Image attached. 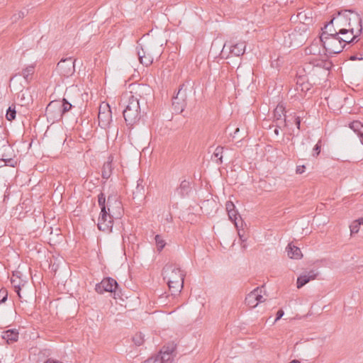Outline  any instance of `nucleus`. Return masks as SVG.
<instances>
[{
  "mask_svg": "<svg viewBox=\"0 0 363 363\" xmlns=\"http://www.w3.org/2000/svg\"><path fill=\"white\" fill-rule=\"evenodd\" d=\"M284 315V311L282 308H279L277 313H276V317L275 318H282Z\"/></svg>",
  "mask_w": 363,
  "mask_h": 363,
  "instance_id": "obj_45",
  "label": "nucleus"
},
{
  "mask_svg": "<svg viewBox=\"0 0 363 363\" xmlns=\"http://www.w3.org/2000/svg\"><path fill=\"white\" fill-rule=\"evenodd\" d=\"M272 317V315H270L268 318H271Z\"/></svg>",
  "mask_w": 363,
  "mask_h": 363,
  "instance_id": "obj_60",
  "label": "nucleus"
},
{
  "mask_svg": "<svg viewBox=\"0 0 363 363\" xmlns=\"http://www.w3.org/2000/svg\"><path fill=\"white\" fill-rule=\"evenodd\" d=\"M301 122V117L300 116H296V118H295V124L296 125L297 129H298V130L300 129Z\"/></svg>",
  "mask_w": 363,
  "mask_h": 363,
  "instance_id": "obj_44",
  "label": "nucleus"
},
{
  "mask_svg": "<svg viewBox=\"0 0 363 363\" xmlns=\"http://www.w3.org/2000/svg\"><path fill=\"white\" fill-rule=\"evenodd\" d=\"M320 148H321L320 141H318L317 143V144L313 147V155L318 156L320 152Z\"/></svg>",
  "mask_w": 363,
  "mask_h": 363,
  "instance_id": "obj_41",
  "label": "nucleus"
},
{
  "mask_svg": "<svg viewBox=\"0 0 363 363\" xmlns=\"http://www.w3.org/2000/svg\"><path fill=\"white\" fill-rule=\"evenodd\" d=\"M34 71H35V66L33 65H29V66L26 67L25 69H23L21 72L17 73V74H14L13 76H12L10 81H12L17 76H23L24 79L27 82H29V81L32 78V75L33 74Z\"/></svg>",
  "mask_w": 363,
  "mask_h": 363,
  "instance_id": "obj_23",
  "label": "nucleus"
},
{
  "mask_svg": "<svg viewBox=\"0 0 363 363\" xmlns=\"http://www.w3.org/2000/svg\"><path fill=\"white\" fill-rule=\"evenodd\" d=\"M133 342L136 346L142 345L145 342L144 335L142 333H137L133 337Z\"/></svg>",
  "mask_w": 363,
  "mask_h": 363,
  "instance_id": "obj_36",
  "label": "nucleus"
},
{
  "mask_svg": "<svg viewBox=\"0 0 363 363\" xmlns=\"http://www.w3.org/2000/svg\"><path fill=\"white\" fill-rule=\"evenodd\" d=\"M153 315H156L155 318H162L161 315H164V313L162 311H155L153 313Z\"/></svg>",
  "mask_w": 363,
  "mask_h": 363,
  "instance_id": "obj_48",
  "label": "nucleus"
},
{
  "mask_svg": "<svg viewBox=\"0 0 363 363\" xmlns=\"http://www.w3.org/2000/svg\"><path fill=\"white\" fill-rule=\"evenodd\" d=\"M119 285L118 282L111 277H106L100 283L96 284L95 290L99 294L111 292L114 294V297L120 296L121 291H118Z\"/></svg>",
  "mask_w": 363,
  "mask_h": 363,
  "instance_id": "obj_6",
  "label": "nucleus"
},
{
  "mask_svg": "<svg viewBox=\"0 0 363 363\" xmlns=\"http://www.w3.org/2000/svg\"><path fill=\"white\" fill-rule=\"evenodd\" d=\"M2 338L5 340L8 344H11L18 340V332L16 329L8 330L3 333Z\"/></svg>",
  "mask_w": 363,
  "mask_h": 363,
  "instance_id": "obj_25",
  "label": "nucleus"
},
{
  "mask_svg": "<svg viewBox=\"0 0 363 363\" xmlns=\"http://www.w3.org/2000/svg\"><path fill=\"white\" fill-rule=\"evenodd\" d=\"M288 256L291 259H301L302 257V253L299 247L289 243L286 248Z\"/></svg>",
  "mask_w": 363,
  "mask_h": 363,
  "instance_id": "obj_26",
  "label": "nucleus"
},
{
  "mask_svg": "<svg viewBox=\"0 0 363 363\" xmlns=\"http://www.w3.org/2000/svg\"><path fill=\"white\" fill-rule=\"evenodd\" d=\"M137 54L140 62L142 65L147 67L150 65L153 62V57L149 53H147L141 45H138L136 47Z\"/></svg>",
  "mask_w": 363,
  "mask_h": 363,
  "instance_id": "obj_16",
  "label": "nucleus"
},
{
  "mask_svg": "<svg viewBox=\"0 0 363 363\" xmlns=\"http://www.w3.org/2000/svg\"><path fill=\"white\" fill-rule=\"evenodd\" d=\"M11 283L14 288L15 292L21 297L20 291L21 286H24L26 283V281L22 278L21 272L15 271L13 272L12 277H11Z\"/></svg>",
  "mask_w": 363,
  "mask_h": 363,
  "instance_id": "obj_13",
  "label": "nucleus"
},
{
  "mask_svg": "<svg viewBox=\"0 0 363 363\" xmlns=\"http://www.w3.org/2000/svg\"><path fill=\"white\" fill-rule=\"evenodd\" d=\"M327 58V56L325 57ZM309 64L313 67L322 68L325 70L329 71L332 68L333 63L327 59H320L317 57H311L308 59Z\"/></svg>",
  "mask_w": 363,
  "mask_h": 363,
  "instance_id": "obj_14",
  "label": "nucleus"
},
{
  "mask_svg": "<svg viewBox=\"0 0 363 363\" xmlns=\"http://www.w3.org/2000/svg\"><path fill=\"white\" fill-rule=\"evenodd\" d=\"M152 89L151 88L146 84H138L137 86V89L135 91V94L139 95L142 99V94H145L146 96H150L151 94Z\"/></svg>",
  "mask_w": 363,
  "mask_h": 363,
  "instance_id": "obj_30",
  "label": "nucleus"
},
{
  "mask_svg": "<svg viewBox=\"0 0 363 363\" xmlns=\"http://www.w3.org/2000/svg\"><path fill=\"white\" fill-rule=\"evenodd\" d=\"M347 30V34H340V39L344 48H345L347 45H353L359 41V37L362 33V25L351 27Z\"/></svg>",
  "mask_w": 363,
  "mask_h": 363,
  "instance_id": "obj_8",
  "label": "nucleus"
},
{
  "mask_svg": "<svg viewBox=\"0 0 363 363\" xmlns=\"http://www.w3.org/2000/svg\"><path fill=\"white\" fill-rule=\"evenodd\" d=\"M290 363H300V362H299V361L294 359V360H292Z\"/></svg>",
  "mask_w": 363,
  "mask_h": 363,
  "instance_id": "obj_53",
  "label": "nucleus"
},
{
  "mask_svg": "<svg viewBox=\"0 0 363 363\" xmlns=\"http://www.w3.org/2000/svg\"><path fill=\"white\" fill-rule=\"evenodd\" d=\"M262 290L259 287H257L254 290H252L250 294H248L245 300V304L251 308H255L259 303H262L264 301V298L262 295Z\"/></svg>",
  "mask_w": 363,
  "mask_h": 363,
  "instance_id": "obj_12",
  "label": "nucleus"
},
{
  "mask_svg": "<svg viewBox=\"0 0 363 363\" xmlns=\"http://www.w3.org/2000/svg\"><path fill=\"white\" fill-rule=\"evenodd\" d=\"M361 59H362V58H358V57H356L355 55H352V56H350V60H352V61L356 60H361Z\"/></svg>",
  "mask_w": 363,
  "mask_h": 363,
  "instance_id": "obj_50",
  "label": "nucleus"
},
{
  "mask_svg": "<svg viewBox=\"0 0 363 363\" xmlns=\"http://www.w3.org/2000/svg\"><path fill=\"white\" fill-rule=\"evenodd\" d=\"M227 46V44H225L223 46V48H225Z\"/></svg>",
  "mask_w": 363,
  "mask_h": 363,
  "instance_id": "obj_59",
  "label": "nucleus"
},
{
  "mask_svg": "<svg viewBox=\"0 0 363 363\" xmlns=\"http://www.w3.org/2000/svg\"><path fill=\"white\" fill-rule=\"evenodd\" d=\"M242 247L243 248H245V247H246V245H243Z\"/></svg>",
  "mask_w": 363,
  "mask_h": 363,
  "instance_id": "obj_58",
  "label": "nucleus"
},
{
  "mask_svg": "<svg viewBox=\"0 0 363 363\" xmlns=\"http://www.w3.org/2000/svg\"><path fill=\"white\" fill-rule=\"evenodd\" d=\"M75 60L72 57L62 59L57 65L58 73L64 77H69L75 72Z\"/></svg>",
  "mask_w": 363,
  "mask_h": 363,
  "instance_id": "obj_10",
  "label": "nucleus"
},
{
  "mask_svg": "<svg viewBox=\"0 0 363 363\" xmlns=\"http://www.w3.org/2000/svg\"><path fill=\"white\" fill-rule=\"evenodd\" d=\"M359 140H360L362 144L363 145V135L359 137Z\"/></svg>",
  "mask_w": 363,
  "mask_h": 363,
  "instance_id": "obj_54",
  "label": "nucleus"
},
{
  "mask_svg": "<svg viewBox=\"0 0 363 363\" xmlns=\"http://www.w3.org/2000/svg\"><path fill=\"white\" fill-rule=\"evenodd\" d=\"M182 84L179 89L176 96L172 97V107L177 113H181L186 106L187 93L186 89H184Z\"/></svg>",
  "mask_w": 363,
  "mask_h": 363,
  "instance_id": "obj_7",
  "label": "nucleus"
},
{
  "mask_svg": "<svg viewBox=\"0 0 363 363\" xmlns=\"http://www.w3.org/2000/svg\"><path fill=\"white\" fill-rule=\"evenodd\" d=\"M333 21L331 19L328 21L323 28H321L322 33L320 37H332L340 35L338 33V29L335 28Z\"/></svg>",
  "mask_w": 363,
  "mask_h": 363,
  "instance_id": "obj_17",
  "label": "nucleus"
},
{
  "mask_svg": "<svg viewBox=\"0 0 363 363\" xmlns=\"http://www.w3.org/2000/svg\"><path fill=\"white\" fill-rule=\"evenodd\" d=\"M320 42L324 48V56L341 52L345 48L339 36L320 37Z\"/></svg>",
  "mask_w": 363,
  "mask_h": 363,
  "instance_id": "obj_5",
  "label": "nucleus"
},
{
  "mask_svg": "<svg viewBox=\"0 0 363 363\" xmlns=\"http://www.w3.org/2000/svg\"><path fill=\"white\" fill-rule=\"evenodd\" d=\"M291 21H294V22L298 21V20H296V15H293V16H291Z\"/></svg>",
  "mask_w": 363,
  "mask_h": 363,
  "instance_id": "obj_51",
  "label": "nucleus"
},
{
  "mask_svg": "<svg viewBox=\"0 0 363 363\" xmlns=\"http://www.w3.org/2000/svg\"><path fill=\"white\" fill-rule=\"evenodd\" d=\"M18 98L20 99L21 101H25V93L23 91V90H20L18 92Z\"/></svg>",
  "mask_w": 363,
  "mask_h": 363,
  "instance_id": "obj_46",
  "label": "nucleus"
},
{
  "mask_svg": "<svg viewBox=\"0 0 363 363\" xmlns=\"http://www.w3.org/2000/svg\"><path fill=\"white\" fill-rule=\"evenodd\" d=\"M240 131V128H237L234 132L233 137H235V135Z\"/></svg>",
  "mask_w": 363,
  "mask_h": 363,
  "instance_id": "obj_52",
  "label": "nucleus"
},
{
  "mask_svg": "<svg viewBox=\"0 0 363 363\" xmlns=\"http://www.w3.org/2000/svg\"><path fill=\"white\" fill-rule=\"evenodd\" d=\"M281 127H284L283 126V123H277L276 124V128H274V133L276 135H279V128H281Z\"/></svg>",
  "mask_w": 363,
  "mask_h": 363,
  "instance_id": "obj_42",
  "label": "nucleus"
},
{
  "mask_svg": "<svg viewBox=\"0 0 363 363\" xmlns=\"http://www.w3.org/2000/svg\"><path fill=\"white\" fill-rule=\"evenodd\" d=\"M191 191L190 182L186 180H183L180 185L176 189L175 194H177L181 198H184L189 196Z\"/></svg>",
  "mask_w": 363,
  "mask_h": 363,
  "instance_id": "obj_21",
  "label": "nucleus"
},
{
  "mask_svg": "<svg viewBox=\"0 0 363 363\" xmlns=\"http://www.w3.org/2000/svg\"><path fill=\"white\" fill-rule=\"evenodd\" d=\"M57 362H58V361H56V360H54V359H48L44 363H57Z\"/></svg>",
  "mask_w": 363,
  "mask_h": 363,
  "instance_id": "obj_49",
  "label": "nucleus"
},
{
  "mask_svg": "<svg viewBox=\"0 0 363 363\" xmlns=\"http://www.w3.org/2000/svg\"><path fill=\"white\" fill-rule=\"evenodd\" d=\"M332 20L334 22L335 28L338 29L339 34H347V29L351 27L359 26L362 25V20L361 16L356 12L351 10L341 11L337 13L336 16H334Z\"/></svg>",
  "mask_w": 363,
  "mask_h": 363,
  "instance_id": "obj_3",
  "label": "nucleus"
},
{
  "mask_svg": "<svg viewBox=\"0 0 363 363\" xmlns=\"http://www.w3.org/2000/svg\"><path fill=\"white\" fill-rule=\"evenodd\" d=\"M311 15V13H310ZM296 20L301 23L302 30L303 31H306L308 30V26L312 23L313 18L311 16H308V14L305 11H301L296 15Z\"/></svg>",
  "mask_w": 363,
  "mask_h": 363,
  "instance_id": "obj_18",
  "label": "nucleus"
},
{
  "mask_svg": "<svg viewBox=\"0 0 363 363\" xmlns=\"http://www.w3.org/2000/svg\"><path fill=\"white\" fill-rule=\"evenodd\" d=\"M350 128L356 133L359 137L363 135V125L361 122L355 121L350 124Z\"/></svg>",
  "mask_w": 363,
  "mask_h": 363,
  "instance_id": "obj_32",
  "label": "nucleus"
},
{
  "mask_svg": "<svg viewBox=\"0 0 363 363\" xmlns=\"http://www.w3.org/2000/svg\"><path fill=\"white\" fill-rule=\"evenodd\" d=\"M101 108L102 107L101 106L98 116L99 124L101 128H106L112 121L111 111L108 106L107 107V111H102Z\"/></svg>",
  "mask_w": 363,
  "mask_h": 363,
  "instance_id": "obj_15",
  "label": "nucleus"
},
{
  "mask_svg": "<svg viewBox=\"0 0 363 363\" xmlns=\"http://www.w3.org/2000/svg\"><path fill=\"white\" fill-rule=\"evenodd\" d=\"M16 116V111L15 109V107L9 106V108L6 111V118L8 121H11L12 120L15 119Z\"/></svg>",
  "mask_w": 363,
  "mask_h": 363,
  "instance_id": "obj_39",
  "label": "nucleus"
},
{
  "mask_svg": "<svg viewBox=\"0 0 363 363\" xmlns=\"http://www.w3.org/2000/svg\"><path fill=\"white\" fill-rule=\"evenodd\" d=\"M143 180H138L137 186L133 192V196L134 199L141 201L145 196V188L142 185Z\"/></svg>",
  "mask_w": 363,
  "mask_h": 363,
  "instance_id": "obj_29",
  "label": "nucleus"
},
{
  "mask_svg": "<svg viewBox=\"0 0 363 363\" xmlns=\"http://www.w3.org/2000/svg\"><path fill=\"white\" fill-rule=\"evenodd\" d=\"M123 114L127 125L131 126L138 122L140 119V99L133 95H130L125 105Z\"/></svg>",
  "mask_w": 363,
  "mask_h": 363,
  "instance_id": "obj_4",
  "label": "nucleus"
},
{
  "mask_svg": "<svg viewBox=\"0 0 363 363\" xmlns=\"http://www.w3.org/2000/svg\"><path fill=\"white\" fill-rule=\"evenodd\" d=\"M113 167H112V158L111 157H108V160L104 164L101 171V177L104 179H108L111 174H112Z\"/></svg>",
  "mask_w": 363,
  "mask_h": 363,
  "instance_id": "obj_28",
  "label": "nucleus"
},
{
  "mask_svg": "<svg viewBox=\"0 0 363 363\" xmlns=\"http://www.w3.org/2000/svg\"><path fill=\"white\" fill-rule=\"evenodd\" d=\"M246 45L244 41L235 43H230L229 45L230 53L234 56L239 57L245 52Z\"/></svg>",
  "mask_w": 363,
  "mask_h": 363,
  "instance_id": "obj_19",
  "label": "nucleus"
},
{
  "mask_svg": "<svg viewBox=\"0 0 363 363\" xmlns=\"http://www.w3.org/2000/svg\"><path fill=\"white\" fill-rule=\"evenodd\" d=\"M360 220H361V223H362V225H363V218H360Z\"/></svg>",
  "mask_w": 363,
  "mask_h": 363,
  "instance_id": "obj_55",
  "label": "nucleus"
},
{
  "mask_svg": "<svg viewBox=\"0 0 363 363\" xmlns=\"http://www.w3.org/2000/svg\"><path fill=\"white\" fill-rule=\"evenodd\" d=\"M279 320V319L275 318V319H274V321L272 323V324H274V323H275V322H276L277 320Z\"/></svg>",
  "mask_w": 363,
  "mask_h": 363,
  "instance_id": "obj_56",
  "label": "nucleus"
},
{
  "mask_svg": "<svg viewBox=\"0 0 363 363\" xmlns=\"http://www.w3.org/2000/svg\"><path fill=\"white\" fill-rule=\"evenodd\" d=\"M238 235L240 237V240H241L242 242H245V241H247V238L244 235L240 234V232L238 233Z\"/></svg>",
  "mask_w": 363,
  "mask_h": 363,
  "instance_id": "obj_47",
  "label": "nucleus"
},
{
  "mask_svg": "<svg viewBox=\"0 0 363 363\" xmlns=\"http://www.w3.org/2000/svg\"><path fill=\"white\" fill-rule=\"evenodd\" d=\"M45 116L48 122L54 123L62 118L60 107V100L50 101L45 108Z\"/></svg>",
  "mask_w": 363,
  "mask_h": 363,
  "instance_id": "obj_9",
  "label": "nucleus"
},
{
  "mask_svg": "<svg viewBox=\"0 0 363 363\" xmlns=\"http://www.w3.org/2000/svg\"><path fill=\"white\" fill-rule=\"evenodd\" d=\"M225 208L228 212L229 219L233 221L236 226H238L237 220L238 218H240V216L235 210V206L232 201H227L225 204Z\"/></svg>",
  "mask_w": 363,
  "mask_h": 363,
  "instance_id": "obj_22",
  "label": "nucleus"
},
{
  "mask_svg": "<svg viewBox=\"0 0 363 363\" xmlns=\"http://www.w3.org/2000/svg\"><path fill=\"white\" fill-rule=\"evenodd\" d=\"M306 52L308 55H312L311 57L320 55V50L318 48V43H313L311 46L306 49Z\"/></svg>",
  "mask_w": 363,
  "mask_h": 363,
  "instance_id": "obj_31",
  "label": "nucleus"
},
{
  "mask_svg": "<svg viewBox=\"0 0 363 363\" xmlns=\"http://www.w3.org/2000/svg\"><path fill=\"white\" fill-rule=\"evenodd\" d=\"M28 13V9H24L14 13L11 17L12 23L17 22L19 19L24 18Z\"/></svg>",
  "mask_w": 363,
  "mask_h": 363,
  "instance_id": "obj_35",
  "label": "nucleus"
},
{
  "mask_svg": "<svg viewBox=\"0 0 363 363\" xmlns=\"http://www.w3.org/2000/svg\"><path fill=\"white\" fill-rule=\"evenodd\" d=\"M60 107L63 116L65 113L71 110L72 105L65 98H63L62 100H60Z\"/></svg>",
  "mask_w": 363,
  "mask_h": 363,
  "instance_id": "obj_33",
  "label": "nucleus"
},
{
  "mask_svg": "<svg viewBox=\"0 0 363 363\" xmlns=\"http://www.w3.org/2000/svg\"><path fill=\"white\" fill-rule=\"evenodd\" d=\"M362 225V224L361 223L360 218L353 221L352 223L350 226L351 234L353 235V234L357 233L359 230L360 225Z\"/></svg>",
  "mask_w": 363,
  "mask_h": 363,
  "instance_id": "obj_38",
  "label": "nucleus"
},
{
  "mask_svg": "<svg viewBox=\"0 0 363 363\" xmlns=\"http://www.w3.org/2000/svg\"><path fill=\"white\" fill-rule=\"evenodd\" d=\"M296 35V33H291V35H292V36H295Z\"/></svg>",
  "mask_w": 363,
  "mask_h": 363,
  "instance_id": "obj_57",
  "label": "nucleus"
},
{
  "mask_svg": "<svg viewBox=\"0 0 363 363\" xmlns=\"http://www.w3.org/2000/svg\"><path fill=\"white\" fill-rule=\"evenodd\" d=\"M305 169H306V167L304 165L297 166L296 167V172L297 174H301L304 172Z\"/></svg>",
  "mask_w": 363,
  "mask_h": 363,
  "instance_id": "obj_43",
  "label": "nucleus"
},
{
  "mask_svg": "<svg viewBox=\"0 0 363 363\" xmlns=\"http://www.w3.org/2000/svg\"><path fill=\"white\" fill-rule=\"evenodd\" d=\"M162 276L164 280L167 281L172 295L179 294L184 287L186 273L177 264L167 263L162 269Z\"/></svg>",
  "mask_w": 363,
  "mask_h": 363,
  "instance_id": "obj_2",
  "label": "nucleus"
},
{
  "mask_svg": "<svg viewBox=\"0 0 363 363\" xmlns=\"http://www.w3.org/2000/svg\"><path fill=\"white\" fill-rule=\"evenodd\" d=\"M316 274L313 272H310L308 274H302L297 279L296 286L298 289L302 288L304 285L308 283L310 281L315 279Z\"/></svg>",
  "mask_w": 363,
  "mask_h": 363,
  "instance_id": "obj_24",
  "label": "nucleus"
},
{
  "mask_svg": "<svg viewBox=\"0 0 363 363\" xmlns=\"http://www.w3.org/2000/svg\"><path fill=\"white\" fill-rule=\"evenodd\" d=\"M285 107L282 104H278L274 111V121L277 123H283V126H286V120L282 116H284Z\"/></svg>",
  "mask_w": 363,
  "mask_h": 363,
  "instance_id": "obj_20",
  "label": "nucleus"
},
{
  "mask_svg": "<svg viewBox=\"0 0 363 363\" xmlns=\"http://www.w3.org/2000/svg\"><path fill=\"white\" fill-rule=\"evenodd\" d=\"M155 240L157 251L161 252L166 245L165 241L160 235H156L155 237Z\"/></svg>",
  "mask_w": 363,
  "mask_h": 363,
  "instance_id": "obj_37",
  "label": "nucleus"
},
{
  "mask_svg": "<svg viewBox=\"0 0 363 363\" xmlns=\"http://www.w3.org/2000/svg\"><path fill=\"white\" fill-rule=\"evenodd\" d=\"M223 147L221 146H218L213 154V157L217 158L216 163L218 164H220L223 162Z\"/></svg>",
  "mask_w": 363,
  "mask_h": 363,
  "instance_id": "obj_34",
  "label": "nucleus"
},
{
  "mask_svg": "<svg viewBox=\"0 0 363 363\" xmlns=\"http://www.w3.org/2000/svg\"><path fill=\"white\" fill-rule=\"evenodd\" d=\"M311 88V84H309L308 82H305L304 79L302 77H300L298 79L296 84V91L298 93H303L305 94L308 91H309Z\"/></svg>",
  "mask_w": 363,
  "mask_h": 363,
  "instance_id": "obj_27",
  "label": "nucleus"
},
{
  "mask_svg": "<svg viewBox=\"0 0 363 363\" xmlns=\"http://www.w3.org/2000/svg\"><path fill=\"white\" fill-rule=\"evenodd\" d=\"M98 203L101 213L98 219V228L104 232L112 231L113 218H120L123 214L122 203L116 194L109 195L106 199L103 192L98 195Z\"/></svg>",
  "mask_w": 363,
  "mask_h": 363,
  "instance_id": "obj_1",
  "label": "nucleus"
},
{
  "mask_svg": "<svg viewBox=\"0 0 363 363\" xmlns=\"http://www.w3.org/2000/svg\"><path fill=\"white\" fill-rule=\"evenodd\" d=\"M8 298V291L5 288L0 289V303H4Z\"/></svg>",
  "mask_w": 363,
  "mask_h": 363,
  "instance_id": "obj_40",
  "label": "nucleus"
},
{
  "mask_svg": "<svg viewBox=\"0 0 363 363\" xmlns=\"http://www.w3.org/2000/svg\"><path fill=\"white\" fill-rule=\"evenodd\" d=\"M0 160L4 161L6 166L14 167L17 164L14 159L13 150L8 143L0 147Z\"/></svg>",
  "mask_w": 363,
  "mask_h": 363,
  "instance_id": "obj_11",
  "label": "nucleus"
}]
</instances>
